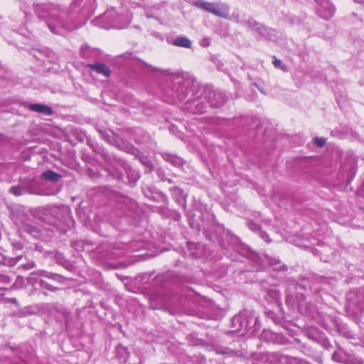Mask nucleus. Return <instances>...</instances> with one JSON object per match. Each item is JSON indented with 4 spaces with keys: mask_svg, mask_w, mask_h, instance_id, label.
Listing matches in <instances>:
<instances>
[{
    "mask_svg": "<svg viewBox=\"0 0 364 364\" xmlns=\"http://www.w3.org/2000/svg\"><path fill=\"white\" fill-rule=\"evenodd\" d=\"M22 247L21 245V244H17L16 245V248L17 249H21Z\"/></svg>",
    "mask_w": 364,
    "mask_h": 364,
    "instance_id": "39",
    "label": "nucleus"
},
{
    "mask_svg": "<svg viewBox=\"0 0 364 364\" xmlns=\"http://www.w3.org/2000/svg\"><path fill=\"white\" fill-rule=\"evenodd\" d=\"M318 4L316 11L318 15L325 19L331 18L335 14L336 8L329 0H315Z\"/></svg>",
    "mask_w": 364,
    "mask_h": 364,
    "instance_id": "8",
    "label": "nucleus"
},
{
    "mask_svg": "<svg viewBox=\"0 0 364 364\" xmlns=\"http://www.w3.org/2000/svg\"><path fill=\"white\" fill-rule=\"evenodd\" d=\"M22 255L16 257L14 259H13L14 262H12V264H16L19 260L22 259Z\"/></svg>",
    "mask_w": 364,
    "mask_h": 364,
    "instance_id": "36",
    "label": "nucleus"
},
{
    "mask_svg": "<svg viewBox=\"0 0 364 364\" xmlns=\"http://www.w3.org/2000/svg\"><path fill=\"white\" fill-rule=\"evenodd\" d=\"M195 5L218 16L226 17L228 15L229 8L225 4L211 3L200 0L195 2Z\"/></svg>",
    "mask_w": 364,
    "mask_h": 364,
    "instance_id": "7",
    "label": "nucleus"
},
{
    "mask_svg": "<svg viewBox=\"0 0 364 364\" xmlns=\"http://www.w3.org/2000/svg\"><path fill=\"white\" fill-rule=\"evenodd\" d=\"M259 235L261 237V238L263 239L265 242H270L269 235L265 232L261 230V231H259Z\"/></svg>",
    "mask_w": 364,
    "mask_h": 364,
    "instance_id": "31",
    "label": "nucleus"
},
{
    "mask_svg": "<svg viewBox=\"0 0 364 364\" xmlns=\"http://www.w3.org/2000/svg\"><path fill=\"white\" fill-rule=\"evenodd\" d=\"M88 67L90 68L91 70L102 75L105 77H109L111 74V70L109 67L100 62L89 64Z\"/></svg>",
    "mask_w": 364,
    "mask_h": 364,
    "instance_id": "11",
    "label": "nucleus"
},
{
    "mask_svg": "<svg viewBox=\"0 0 364 364\" xmlns=\"http://www.w3.org/2000/svg\"><path fill=\"white\" fill-rule=\"evenodd\" d=\"M285 355L279 352L268 353L265 355L266 361L270 364H283Z\"/></svg>",
    "mask_w": 364,
    "mask_h": 364,
    "instance_id": "13",
    "label": "nucleus"
},
{
    "mask_svg": "<svg viewBox=\"0 0 364 364\" xmlns=\"http://www.w3.org/2000/svg\"><path fill=\"white\" fill-rule=\"evenodd\" d=\"M10 282V279L6 275L0 274V283L8 284Z\"/></svg>",
    "mask_w": 364,
    "mask_h": 364,
    "instance_id": "32",
    "label": "nucleus"
},
{
    "mask_svg": "<svg viewBox=\"0 0 364 364\" xmlns=\"http://www.w3.org/2000/svg\"><path fill=\"white\" fill-rule=\"evenodd\" d=\"M23 12H24V14H25V15H26V16H27V12H26V11L23 10Z\"/></svg>",
    "mask_w": 364,
    "mask_h": 364,
    "instance_id": "41",
    "label": "nucleus"
},
{
    "mask_svg": "<svg viewBox=\"0 0 364 364\" xmlns=\"http://www.w3.org/2000/svg\"><path fill=\"white\" fill-rule=\"evenodd\" d=\"M216 351H217V353L218 354L233 353V352L231 351V350H223V351H220V350H217Z\"/></svg>",
    "mask_w": 364,
    "mask_h": 364,
    "instance_id": "37",
    "label": "nucleus"
},
{
    "mask_svg": "<svg viewBox=\"0 0 364 364\" xmlns=\"http://www.w3.org/2000/svg\"><path fill=\"white\" fill-rule=\"evenodd\" d=\"M283 364H311L309 362L297 358L285 355Z\"/></svg>",
    "mask_w": 364,
    "mask_h": 364,
    "instance_id": "19",
    "label": "nucleus"
},
{
    "mask_svg": "<svg viewBox=\"0 0 364 364\" xmlns=\"http://www.w3.org/2000/svg\"><path fill=\"white\" fill-rule=\"evenodd\" d=\"M170 191L176 198L177 201H179L181 199H185L186 198V195L184 194L183 191L177 186L171 187Z\"/></svg>",
    "mask_w": 364,
    "mask_h": 364,
    "instance_id": "22",
    "label": "nucleus"
},
{
    "mask_svg": "<svg viewBox=\"0 0 364 364\" xmlns=\"http://www.w3.org/2000/svg\"><path fill=\"white\" fill-rule=\"evenodd\" d=\"M315 143L319 146L322 147L325 145L326 142V139L323 137H316L315 138Z\"/></svg>",
    "mask_w": 364,
    "mask_h": 364,
    "instance_id": "29",
    "label": "nucleus"
},
{
    "mask_svg": "<svg viewBox=\"0 0 364 364\" xmlns=\"http://www.w3.org/2000/svg\"><path fill=\"white\" fill-rule=\"evenodd\" d=\"M258 316L252 311L244 309L235 315L232 319L234 331H248L253 325L257 328Z\"/></svg>",
    "mask_w": 364,
    "mask_h": 364,
    "instance_id": "4",
    "label": "nucleus"
},
{
    "mask_svg": "<svg viewBox=\"0 0 364 364\" xmlns=\"http://www.w3.org/2000/svg\"><path fill=\"white\" fill-rule=\"evenodd\" d=\"M326 344H328V341L324 340V341H323V346H326Z\"/></svg>",
    "mask_w": 364,
    "mask_h": 364,
    "instance_id": "40",
    "label": "nucleus"
},
{
    "mask_svg": "<svg viewBox=\"0 0 364 364\" xmlns=\"http://www.w3.org/2000/svg\"><path fill=\"white\" fill-rule=\"evenodd\" d=\"M43 178L46 180L52 181V182H56L59 181L61 178V176L59 173H57L51 170H48L45 171L43 175Z\"/></svg>",
    "mask_w": 364,
    "mask_h": 364,
    "instance_id": "21",
    "label": "nucleus"
},
{
    "mask_svg": "<svg viewBox=\"0 0 364 364\" xmlns=\"http://www.w3.org/2000/svg\"><path fill=\"white\" fill-rule=\"evenodd\" d=\"M115 350L119 360L122 363H125L129 356V352L127 348L122 345H118Z\"/></svg>",
    "mask_w": 364,
    "mask_h": 364,
    "instance_id": "17",
    "label": "nucleus"
},
{
    "mask_svg": "<svg viewBox=\"0 0 364 364\" xmlns=\"http://www.w3.org/2000/svg\"><path fill=\"white\" fill-rule=\"evenodd\" d=\"M33 56L43 64H46L47 62H53L55 60V53L48 49L36 50Z\"/></svg>",
    "mask_w": 364,
    "mask_h": 364,
    "instance_id": "9",
    "label": "nucleus"
},
{
    "mask_svg": "<svg viewBox=\"0 0 364 364\" xmlns=\"http://www.w3.org/2000/svg\"><path fill=\"white\" fill-rule=\"evenodd\" d=\"M303 306H306V304H303V301H300L299 302V309L300 310H302V307H303ZM306 306H307V304H306ZM308 306H313V305H311V304H308Z\"/></svg>",
    "mask_w": 364,
    "mask_h": 364,
    "instance_id": "35",
    "label": "nucleus"
},
{
    "mask_svg": "<svg viewBox=\"0 0 364 364\" xmlns=\"http://www.w3.org/2000/svg\"><path fill=\"white\" fill-rule=\"evenodd\" d=\"M249 228L254 232H258V233L261 231L259 225L252 222L249 223Z\"/></svg>",
    "mask_w": 364,
    "mask_h": 364,
    "instance_id": "30",
    "label": "nucleus"
},
{
    "mask_svg": "<svg viewBox=\"0 0 364 364\" xmlns=\"http://www.w3.org/2000/svg\"><path fill=\"white\" fill-rule=\"evenodd\" d=\"M59 191L60 189L58 188L49 187L44 190L42 194L45 196H54L56 195Z\"/></svg>",
    "mask_w": 364,
    "mask_h": 364,
    "instance_id": "27",
    "label": "nucleus"
},
{
    "mask_svg": "<svg viewBox=\"0 0 364 364\" xmlns=\"http://www.w3.org/2000/svg\"><path fill=\"white\" fill-rule=\"evenodd\" d=\"M347 307L352 311H364V287L349 291L346 296Z\"/></svg>",
    "mask_w": 364,
    "mask_h": 364,
    "instance_id": "6",
    "label": "nucleus"
},
{
    "mask_svg": "<svg viewBox=\"0 0 364 364\" xmlns=\"http://www.w3.org/2000/svg\"><path fill=\"white\" fill-rule=\"evenodd\" d=\"M81 243H82V242H73L72 243V245H73V247L74 248H75L76 250H81V249H80V248H81V247H82V245H81Z\"/></svg>",
    "mask_w": 364,
    "mask_h": 364,
    "instance_id": "34",
    "label": "nucleus"
},
{
    "mask_svg": "<svg viewBox=\"0 0 364 364\" xmlns=\"http://www.w3.org/2000/svg\"><path fill=\"white\" fill-rule=\"evenodd\" d=\"M363 361L358 362V364H363Z\"/></svg>",
    "mask_w": 364,
    "mask_h": 364,
    "instance_id": "42",
    "label": "nucleus"
},
{
    "mask_svg": "<svg viewBox=\"0 0 364 364\" xmlns=\"http://www.w3.org/2000/svg\"><path fill=\"white\" fill-rule=\"evenodd\" d=\"M196 87L193 78L177 75L173 80L171 87L164 92L165 100L170 104L183 102L191 94V97L185 102L183 109L192 114L203 113L207 104L211 107H219L223 105L225 100L220 92L205 87L203 93L196 96L194 91Z\"/></svg>",
    "mask_w": 364,
    "mask_h": 364,
    "instance_id": "1",
    "label": "nucleus"
},
{
    "mask_svg": "<svg viewBox=\"0 0 364 364\" xmlns=\"http://www.w3.org/2000/svg\"><path fill=\"white\" fill-rule=\"evenodd\" d=\"M29 109L48 116H50L53 113L52 107L42 104H31L29 105Z\"/></svg>",
    "mask_w": 364,
    "mask_h": 364,
    "instance_id": "12",
    "label": "nucleus"
},
{
    "mask_svg": "<svg viewBox=\"0 0 364 364\" xmlns=\"http://www.w3.org/2000/svg\"><path fill=\"white\" fill-rule=\"evenodd\" d=\"M10 192L15 196H21L23 192V189L20 186H12L10 188Z\"/></svg>",
    "mask_w": 364,
    "mask_h": 364,
    "instance_id": "28",
    "label": "nucleus"
},
{
    "mask_svg": "<svg viewBox=\"0 0 364 364\" xmlns=\"http://www.w3.org/2000/svg\"><path fill=\"white\" fill-rule=\"evenodd\" d=\"M33 10L39 21L43 22L54 34L62 35L77 28L68 11L52 4H35Z\"/></svg>",
    "mask_w": 364,
    "mask_h": 364,
    "instance_id": "2",
    "label": "nucleus"
},
{
    "mask_svg": "<svg viewBox=\"0 0 364 364\" xmlns=\"http://www.w3.org/2000/svg\"><path fill=\"white\" fill-rule=\"evenodd\" d=\"M273 64L275 68L281 69L284 72L288 71L287 66L282 63V60L277 59L274 58V60L273 61Z\"/></svg>",
    "mask_w": 364,
    "mask_h": 364,
    "instance_id": "24",
    "label": "nucleus"
},
{
    "mask_svg": "<svg viewBox=\"0 0 364 364\" xmlns=\"http://www.w3.org/2000/svg\"><path fill=\"white\" fill-rule=\"evenodd\" d=\"M39 284L42 289H48L50 291H55L57 290V288L49 284L46 281L41 279L39 282Z\"/></svg>",
    "mask_w": 364,
    "mask_h": 364,
    "instance_id": "26",
    "label": "nucleus"
},
{
    "mask_svg": "<svg viewBox=\"0 0 364 364\" xmlns=\"http://www.w3.org/2000/svg\"><path fill=\"white\" fill-rule=\"evenodd\" d=\"M127 176L129 179L131 180V182L134 184L138 181L139 178L138 173L132 170L127 172Z\"/></svg>",
    "mask_w": 364,
    "mask_h": 364,
    "instance_id": "25",
    "label": "nucleus"
},
{
    "mask_svg": "<svg viewBox=\"0 0 364 364\" xmlns=\"http://www.w3.org/2000/svg\"><path fill=\"white\" fill-rule=\"evenodd\" d=\"M210 45V40L208 38H204L200 41V46L203 47H208Z\"/></svg>",
    "mask_w": 364,
    "mask_h": 364,
    "instance_id": "33",
    "label": "nucleus"
},
{
    "mask_svg": "<svg viewBox=\"0 0 364 364\" xmlns=\"http://www.w3.org/2000/svg\"><path fill=\"white\" fill-rule=\"evenodd\" d=\"M247 23L250 28L257 31L258 33L262 36L266 37L269 33V31L267 28H265L263 25L256 22L255 21L250 20Z\"/></svg>",
    "mask_w": 364,
    "mask_h": 364,
    "instance_id": "15",
    "label": "nucleus"
},
{
    "mask_svg": "<svg viewBox=\"0 0 364 364\" xmlns=\"http://www.w3.org/2000/svg\"><path fill=\"white\" fill-rule=\"evenodd\" d=\"M27 264H28V266L26 267L27 269H31V268H33L35 267V262L33 261L29 262Z\"/></svg>",
    "mask_w": 364,
    "mask_h": 364,
    "instance_id": "38",
    "label": "nucleus"
},
{
    "mask_svg": "<svg viewBox=\"0 0 364 364\" xmlns=\"http://www.w3.org/2000/svg\"><path fill=\"white\" fill-rule=\"evenodd\" d=\"M266 260L268 264L275 270L281 271L286 270V268L281 264V261L277 257H266Z\"/></svg>",
    "mask_w": 364,
    "mask_h": 364,
    "instance_id": "18",
    "label": "nucleus"
},
{
    "mask_svg": "<svg viewBox=\"0 0 364 364\" xmlns=\"http://www.w3.org/2000/svg\"><path fill=\"white\" fill-rule=\"evenodd\" d=\"M162 156L165 161L169 162L176 167L180 168L182 167L183 165L184 164L183 160L181 157H178L176 155L168 153H164L163 154Z\"/></svg>",
    "mask_w": 364,
    "mask_h": 364,
    "instance_id": "14",
    "label": "nucleus"
},
{
    "mask_svg": "<svg viewBox=\"0 0 364 364\" xmlns=\"http://www.w3.org/2000/svg\"><path fill=\"white\" fill-rule=\"evenodd\" d=\"M45 220L60 230H65V225L71 220V211L68 206L51 205L45 209Z\"/></svg>",
    "mask_w": 364,
    "mask_h": 364,
    "instance_id": "3",
    "label": "nucleus"
},
{
    "mask_svg": "<svg viewBox=\"0 0 364 364\" xmlns=\"http://www.w3.org/2000/svg\"><path fill=\"white\" fill-rule=\"evenodd\" d=\"M21 228L23 230H25L26 232H27L29 234H31V235H33L34 237L38 238V237H40V236H41L39 230L36 227H35L32 225L23 223Z\"/></svg>",
    "mask_w": 364,
    "mask_h": 364,
    "instance_id": "20",
    "label": "nucleus"
},
{
    "mask_svg": "<svg viewBox=\"0 0 364 364\" xmlns=\"http://www.w3.org/2000/svg\"><path fill=\"white\" fill-rule=\"evenodd\" d=\"M102 19L108 20L109 25L105 27L107 29H122L128 26L131 22L129 14H118L113 9L107 10L102 16Z\"/></svg>",
    "mask_w": 364,
    "mask_h": 364,
    "instance_id": "5",
    "label": "nucleus"
},
{
    "mask_svg": "<svg viewBox=\"0 0 364 364\" xmlns=\"http://www.w3.org/2000/svg\"><path fill=\"white\" fill-rule=\"evenodd\" d=\"M39 274L42 277H45L53 280H57L60 277V276L57 274L48 272L46 271H41Z\"/></svg>",
    "mask_w": 364,
    "mask_h": 364,
    "instance_id": "23",
    "label": "nucleus"
},
{
    "mask_svg": "<svg viewBox=\"0 0 364 364\" xmlns=\"http://www.w3.org/2000/svg\"><path fill=\"white\" fill-rule=\"evenodd\" d=\"M332 358L334 361L338 363L344 364H356L353 358L348 357L345 352L341 350L335 351Z\"/></svg>",
    "mask_w": 364,
    "mask_h": 364,
    "instance_id": "10",
    "label": "nucleus"
},
{
    "mask_svg": "<svg viewBox=\"0 0 364 364\" xmlns=\"http://www.w3.org/2000/svg\"><path fill=\"white\" fill-rule=\"evenodd\" d=\"M172 44L177 47L190 48L192 43L189 38L186 36H179L173 40Z\"/></svg>",
    "mask_w": 364,
    "mask_h": 364,
    "instance_id": "16",
    "label": "nucleus"
}]
</instances>
